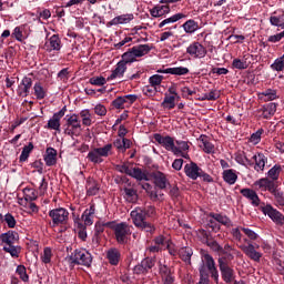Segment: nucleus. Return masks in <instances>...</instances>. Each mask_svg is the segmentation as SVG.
<instances>
[{
    "instance_id": "10",
    "label": "nucleus",
    "mask_w": 284,
    "mask_h": 284,
    "mask_svg": "<svg viewBox=\"0 0 284 284\" xmlns=\"http://www.w3.org/2000/svg\"><path fill=\"white\" fill-rule=\"evenodd\" d=\"M133 224L135 227H139L140 230H144V232H149L150 234H154L156 229L152 223L143 220V215H135V217H132Z\"/></svg>"
},
{
    "instance_id": "35",
    "label": "nucleus",
    "mask_w": 284,
    "mask_h": 284,
    "mask_svg": "<svg viewBox=\"0 0 284 284\" xmlns=\"http://www.w3.org/2000/svg\"><path fill=\"white\" fill-rule=\"evenodd\" d=\"M200 141L203 145V151L206 153V154H212L214 153V144H212V142H209L207 140V135H201L200 136Z\"/></svg>"
},
{
    "instance_id": "48",
    "label": "nucleus",
    "mask_w": 284,
    "mask_h": 284,
    "mask_svg": "<svg viewBox=\"0 0 284 284\" xmlns=\"http://www.w3.org/2000/svg\"><path fill=\"white\" fill-rule=\"evenodd\" d=\"M272 194H273L277 205H281V207H284V193H283V191H281L277 186Z\"/></svg>"
},
{
    "instance_id": "25",
    "label": "nucleus",
    "mask_w": 284,
    "mask_h": 284,
    "mask_svg": "<svg viewBox=\"0 0 284 284\" xmlns=\"http://www.w3.org/2000/svg\"><path fill=\"white\" fill-rule=\"evenodd\" d=\"M126 70H128V64H125V62L119 61L116 64V68L112 71L111 75L108 78V81H112L113 79H116V77H123Z\"/></svg>"
},
{
    "instance_id": "22",
    "label": "nucleus",
    "mask_w": 284,
    "mask_h": 284,
    "mask_svg": "<svg viewBox=\"0 0 284 284\" xmlns=\"http://www.w3.org/2000/svg\"><path fill=\"white\" fill-rule=\"evenodd\" d=\"M253 160L255 161L254 170L256 172H263L265 170V164L267 163V156L263 153H257L253 156Z\"/></svg>"
},
{
    "instance_id": "13",
    "label": "nucleus",
    "mask_w": 284,
    "mask_h": 284,
    "mask_svg": "<svg viewBox=\"0 0 284 284\" xmlns=\"http://www.w3.org/2000/svg\"><path fill=\"white\" fill-rule=\"evenodd\" d=\"M154 141L159 143V145H162V148H165V150L170 151L172 148H174V138L166 135L163 136L161 133H155L153 135Z\"/></svg>"
},
{
    "instance_id": "50",
    "label": "nucleus",
    "mask_w": 284,
    "mask_h": 284,
    "mask_svg": "<svg viewBox=\"0 0 284 284\" xmlns=\"http://www.w3.org/2000/svg\"><path fill=\"white\" fill-rule=\"evenodd\" d=\"M33 90L37 99H45V90L41 87L40 82L34 84Z\"/></svg>"
},
{
    "instance_id": "49",
    "label": "nucleus",
    "mask_w": 284,
    "mask_h": 284,
    "mask_svg": "<svg viewBox=\"0 0 284 284\" xmlns=\"http://www.w3.org/2000/svg\"><path fill=\"white\" fill-rule=\"evenodd\" d=\"M268 179H272V181H278V175L281 174V165H274L268 171Z\"/></svg>"
},
{
    "instance_id": "5",
    "label": "nucleus",
    "mask_w": 284,
    "mask_h": 284,
    "mask_svg": "<svg viewBox=\"0 0 284 284\" xmlns=\"http://www.w3.org/2000/svg\"><path fill=\"white\" fill-rule=\"evenodd\" d=\"M263 214L268 216L273 223L276 225H284V215L278 210L274 209L272 204H266L265 206L261 207Z\"/></svg>"
},
{
    "instance_id": "6",
    "label": "nucleus",
    "mask_w": 284,
    "mask_h": 284,
    "mask_svg": "<svg viewBox=\"0 0 284 284\" xmlns=\"http://www.w3.org/2000/svg\"><path fill=\"white\" fill-rule=\"evenodd\" d=\"M258 245L254 246V244L248 243L247 245H241L240 250L250 258L251 261H254L255 263H261V258H263V253L256 251L258 250Z\"/></svg>"
},
{
    "instance_id": "18",
    "label": "nucleus",
    "mask_w": 284,
    "mask_h": 284,
    "mask_svg": "<svg viewBox=\"0 0 284 284\" xmlns=\"http://www.w3.org/2000/svg\"><path fill=\"white\" fill-rule=\"evenodd\" d=\"M151 176L152 179H154L156 187H159L160 190H165L168 187V178H165V174L163 172H153Z\"/></svg>"
},
{
    "instance_id": "37",
    "label": "nucleus",
    "mask_w": 284,
    "mask_h": 284,
    "mask_svg": "<svg viewBox=\"0 0 284 284\" xmlns=\"http://www.w3.org/2000/svg\"><path fill=\"white\" fill-rule=\"evenodd\" d=\"M129 176L136 179V181H148V174H145L140 168L131 170V174H129Z\"/></svg>"
},
{
    "instance_id": "30",
    "label": "nucleus",
    "mask_w": 284,
    "mask_h": 284,
    "mask_svg": "<svg viewBox=\"0 0 284 284\" xmlns=\"http://www.w3.org/2000/svg\"><path fill=\"white\" fill-rule=\"evenodd\" d=\"M175 101H176V97L165 94L164 100L161 103V106L166 110H174V108H176Z\"/></svg>"
},
{
    "instance_id": "3",
    "label": "nucleus",
    "mask_w": 284,
    "mask_h": 284,
    "mask_svg": "<svg viewBox=\"0 0 284 284\" xmlns=\"http://www.w3.org/2000/svg\"><path fill=\"white\" fill-rule=\"evenodd\" d=\"M50 219H52V227H57L59 225H65L68 223V219L70 216V212L63 207L53 209L49 212Z\"/></svg>"
},
{
    "instance_id": "26",
    "label": "nucleus",
    "mask_w": 284,
    "mask_h": 284,
    "mask_svg": "<svg viewBox=\"0 0 284 284\" xmlns=\"http://www.w3.org/2000/svg\"><path fill=\"white\" fill-rule=\"evenodd\" d=\"M106 258L110 265H119V261H121V253L116 248H110L106 252Z\"/></svg>"
},
{
    "instance_id": "9",
    "label": "nucleus",
    "mask_w": 284,
    "mask_h": 284,
    "mask_svg": "<svg viewBox=\"0 0 284 284\" xmlns=\"http://www.w3.org/2000/svg\"><path fill=\"white\" fill-rule=\"evenodd\" d=\"M65 112H68V106H63L59 112L54 113L48 121L47 128L59 132V130H61V119L65 116Z\"/></svg>"
},
{
    "instance_id": "32",
    "label": "nucleus",
    "mask_w": 284,
    "mask_h": 284,
    "mask_svg": "<svg viewBox=\"0 0 284 284\" xmlns=\"http://www.w3.org/2000/svg\"><path fill=\"white\" fill-rule=\"evenodd\" d=\"M165 72L169 74H175L176 77H184L185 74H190V69L185 67L169 68L165 69Z\"/></svg>"
},
{
    "instance_id": "16",
    "label": "nucleus",
    "mask_w": 284,
    "mask_h": 284,
    "mask_svg": "<svg viewBox=\"0 0 284 284\" xmlns=\"http://www.w3.org/2000/svg\"><path fill=\"white\" fill-rule=\"evenodd\" d=\"M85 190H87V196H97V194H99V190H101V185L93 178H88Z\"/></svg>"
},
{
    "instance_id": "60",
    "label": "nucleus",
    "mask_w": 284,
    "mask_h": 284,
    "mask_svg": "<svg viewBox=\"0 0 284 284\" xmlns=\"http://www.w3.org/2000/svg\"><path fill=\"white\" fill-rule=\"evenodd\" d=\"M232 65L236 70H247V63L241 61V59H234Z\"/></svg>"
},
{
    "instance_id": "27",
    "label": "nucleus",
    "mask_w": 284,
    "mask_h": 284,
    "mask_svg": "<svg viewBox=\"0 0 284 284\" xmlns=\"http://www.w3.org/2000/svg\"><path fill=\"white\" fill-rule=\"evenodd\" d=\"M134 19V14H122L113 18L108 26H119L121 23H130Z\"/></svg>"
},
{
    "instance_id": "62",
    "label": "nucleus",
    "mask_w": 284,
    "mask_h": 284,
    "mask_svg": "<svg viewBox=\"0 0 284 284\" xmlns=\"http://www.w3.org/2000/svg\"><path fill=\"white\" fill-rule=\"evenodd\" d=\"M4 221L8 225V227H16V225H17V220H14V216L10 213H7L4 215Z\"/></svg>"
},
{
    "instance_id": "53",
    "label": "nucleus",
    "mask_w": 284,
    "mask_h": 284,
    "mask_svg": "<svg viewBox=\"0 0 284 284\" xmlns=\"http://www.w3.org/2000/svg\"><path fill=\"white\" fill-rule=\"evenodd\" d=\"M270 23L272 26H275L276 28H281L282 30H284V20L280 17L271 16Z\"/></svg>"
},
{
    "instance_id": "55",
    "label": "nucleus",
    "mask_w": 284,
    "mask_h": 284,
    "mask_svg": "<svg viewBox=\"0 0 284 284\" xmlns=\"http://www.w3.org/2000/svg\"><path fill=\"white\" fill-rule=\"evenodd\" d=\"M150 14L151 17H154V19H159V17H164L165 13L163 12L161 6L158 4L150 10Z\"/></svg>"
},
{
    "instance_id": "56",
    "label": "nucleus",
    "mask_w": 284,
    "mask_h": 284,
    "mask_svg": "<svg viewBox=\"0 0 284 284\" xmlns=\"http://www.w3.org/2000/svg\"><path fill=\"white\" fill-rule=\"evenodd\" d=\"M41 258H42V263H45V264L50 263V261H52V248L44 247Z\"/></svg>"
},
{
    "instance_id": "19",
    "label": "nucleus",
    "mask_w": 284,
    "mask_h": 284,
    "mask_svg": "<svg viewBox=\"0 0 284 284\" xmlns=\"http://www.w3.org/2000/svg\"><path fill=\"white\" fill-rule=\"evenodd\" d=\"M44 163L48 168L57 165V150L54 148H47L44 155Z\"/></svg>"
},
{
    "instance_id": "12",
    "label": "nucleus",
    "mask_w": 284,
    "mask_h": 284,
    "mask_svg": "<svg viewBox=\"0 0 284 284\" xmlns=\"http://www.w3.org/2000/svg\"><path fill=\"white\" fill-rule=\"evenodd\" d=\"M156 214V209L154 206H146L144 209L136 207L131 212V219H136L138 215H142V220L150 219Z\"/></svg>"
},
{
    "instance_id": "20",
    "label": "nucleus",
    "mask_w": 284,
    "mask_h": 284,
    "mask_svg": "<svg viewBox=\"0 0 284 284\" xmlns=\"http://www.w3.org/2000/svg\"><path fill=\"white\" fill-rule=\"evenodd\" d=\"M135 59H139L141 57H145V54H150L152 47L150 44H139L133 48H131Z\"/></svg>"
},
{
    "instance_id": "57",
    "label": "nucleus",
    "mask_w": 284,
    "mask_h": 284,
    "mask_svg": "<svg viewBox=\"0 0 284 284\" xmlns=\"http://www.w3.org/2000/svg\"><path fill=\"white\" fill-rule=\"evenodd\" d=\"M89 83H91V85H105V83H108V80H105L104 77H93L90 78Z\"/></svg>"
},
{
    "instance_id": "21",
    "label": "nucleus",
    "mask_w": 284,
    "mask_h": 284,
    "mask_svg": "<svg viewBox=\"0 0 284 284\" xmlns=\"http://www.w3.org/2000/svg\"><path fill=\"white\" fill-rule=\"evenodd\" d=\"M2 243H6V245H14V243H19V233L17 231L2 233Z\"/></svg>"
},
{
    "instance_id": "23",
    "label": "nucleus",
    "mask_w": 284,
    "mask_h": 284,
    "mask_svg": "<svg viewBox=\"0 0 284 284\" xmlns=\"http://www.w3.org/2000/svg\"><path fill=\"white\" fill-rule=\"evenodd\" d=\"M65 120H67V123H65L67 128H71L72 130H75V132L81 133V121H79L78 114L73 113L69 118H65Z\"/></svg>"
},
{
    "instance_id": "42",
    "label": "nucleus",
    "mask_w": 284,
    "mask_h": 284,
    "mask_svg": "<svg viewBox=\"0 0 284 284\" xmlns=\"http://www.w3.org/2000/svg\"><path fill=\"white\" fill-rule=\"evenodd\" d=\"M120 61L123 62L125 65H128V63H134V61H136V58L132 49H129V51L124 52L122 54V60Z\"/></svg>"
},
{
    "instance_id": "2",
    "label": "nucleus",
    "mask_w": 284,
    "mask_h": 284,
    "mask_svg": "<svg viewBox=\"0 0 284 284\" xmlns=\"http://www.w3.org/2000/svg\"><path fill=\"white\" fill-rule=\"evenodd\" d=\"M69 261L72 265L90 267L92 265V254L83 248H75L69 256Z\"/></svg>"
},
{
    "instance_id": "59",
    "label": "nucleus",
    "mask_w": 284,
    "mask_h": 284,
    "mask_svg": "<svg viewBox=\"0 0 284 284\" xmlns=\"http://www.w3.org/2000/svg\"><path fill=\"white\" fill-rule=\"evenodd\" d=\"M181 19H185V14L183 13H175L170 18L164 19L166 26L168 23H176V21H181Z\"/></svg>"
},
{
    "instance_id": "15",
    "label": "nucleus",
    "mask_w": 284,
    "mask_h": 284,
    "mask_svg": "<svg viewBox=\"0 0 284 284\" xmlns=\"http://www.w3.org/2000/svg\"><path fill=\"white\" fill-rule=\"evenodd\" d=\"M221 276L224 283H233L234 276V268L230 267V264H219Z\"/></svg>"
},
{
    "instance_id": "58",
    "label": "nucleus",
    "mask_w": 284,
    "mask_h": 284,
    "mask_svg": "<svg viewBox=\"0 0 284 284\" xmlns=\"http://www.w3.org/2000/svg\"><path fill=\"white\" fill-rule=\"evenodd\" d=\"M112 105L116 110H123V108H125V99L123 97H118L115 100L112 101Z\"/></svg>"
},
{
    "instance_id": "52",
    "label": "nucleus",
    "mask_w": 284,
    "mask_h": 284,
    "mask_svg": "<svg viewBox=\"0 0 284 284\" xmlns=\"http://www.w3.org/2000/svg\"><path fill=\"white\" fill-rule=\"evenodd\" d=\"M80 116L82 119L83 125L90 126L92 125V119L90 118V111L89 110H83L80 112Z\"/></svg>"
},
{
    "instance_id": "46",
    "label": "nucleus",
    "mask_w": 284,
    "mask_h": 284,
    "mask_svg": "<svg viewBox=\"0 0 284 284\" xmlns=\"http://www.w3.org/2000/svg\"><path fill=\"white\" fill-rule=\"evenodd\" d=\"M221 98V93L216 90H212L209 93H205L201 101H216L217 99Z\"/></svg>"
},
{
    "instance_id": "63",
    "label": "nucleus",
    "mask_w": 284,
    "mask_h": 284,
    "mask_svg": "<svg viewBox=\"0 0 284 284\" xmlns=\"http://www.w3.org/2000/svg\"><path fill=\"white\" fill-rule=\"evenodd\" d=\"M282 39H284V30L280 33L268 37L267 41L268 43H278V41Z\"/></svg>"
},
{
    "instance_id": "33",
    "label": "nucleus",
    "mask_w": 284,
    "mask_h": 284,
    "mask_svg": "<svg viewBox=\"0 0 284 284\" xmlns=\"http://www.w3.org/2000/svg\"><path fill=\"white\" fill-rule=\"evenodd\" d=\"M276 103L271 102L263 106L264 119H270V116H274V114H276Z\"/></svg>"
},
{
    "instance_id": "38",
    "label": "nucleus",
    "mask_w": 284,
    "mask_h": 284,
    "mask_svg": "<svg viewBox=\"0 0 284 284\" xmlns=\"http://www.w3.org/2000/svg\"><path fill=\"white\" fill-rule=\"evenodd\" d=\"M32 150H34V144L29 142V144L22 149L21 155L19 158L20 163H24V161L30 158V152H32Z\"/></svg>"
},
{
    "instance_id": "61",
    "label": "nucleus",
    "mask_w": 284,
    "mask_h": 284,
    "mask_svg": "<svg viewBox=\"0 0 284 284\" xmlns=\"http://www.w3.org/2000/svg\"><path fill=\"white\" fill-rule=\"evenodd\" d=\"M261 134H263V129H258L255 133H253L250 139L251 143H255V145L261 143Z\"/></svg>"
},
{
    "instance_id": "31",
    "label": "nucleus",
    "mask_w": 284,
    "mask_h": 284,
    "mask_svg": "<svg viewBox=\"0 0 284 284\" xmlns=\"http://www.w3.org/2000/svg\"><path fill=\"white\" fill-rule=\"evenodd\" d=\"M182 28L186 32V34H194L196 30H199V22L194 20H187L186 22L183 23Z\"/></svg>"
},
{
    "instance_id": "8",
    "label": "nucleus",
    "mask_w": 284,
    "mask_h": 284,
    "mask_svg": "<svg viewBox=\"0 0 284 284\" xmlns=\"http://www.w3.org/2000/svg\"><path fill=\"white\" fill-rule=\"evenodd\" d=\"M186 54L194 59H203L207 54V49L200 42H193L186 48Z\"/></svg>"
},
{
    "instance_id": "36",
    "label": "nucleus",
    "mask_w": 284,
    "mask_h": 284,
    "mask_svg": "<svg viewBox=\"0 0 284 284\" xmlns=\"http://www.w3.org/2000/svg\"><path fill=\"white\" fill-rule=\"evenodd\" d=\"M209 216L213 219L214 221H217V223H221L222 225H230L232 221L226 215H222L219 213H210Z\"/></svg>"
},
{
    "instance_id": "1",
    "label": "nucleus",
    "mask_w": 284,
    "mask_h": 284,
    "mask_svg": "<svg viewBox=\"0 0 284 284\" xmlns=\"http://www.w3.org/2000/svg\"><path fill=\"white\" fill-rule=\"evenodd\" d=\"M200 282L199 284H210V274L211 278L219 283V270L216 268V262L214 257L210 254H204V262L200 265Z\"/></svg>"
},
{
    "instance_id": "14",
    "label": "nucleus",
    "mask_w": 284,
    "mask_h": 284,
    "mask_svg": "<svg viewBox=\"0 0 284 284\" xmlns=\"http://www.w3.org/2000/svg\"><path fill=\"white\" fill-rule=\"evenodd\" d=\"M32 88V78L24 77L18 87V97H29Z\"/></svg>"
},
{
    "instance_id": "43",
    "label": "nucleus",
    "mask_w": 284,
    "mask_h": 284,
    "mask_svg": "<svg viewBox=\"0 0 284 284\" xmlns=\"http://www.w3.org/2000/svg\"><path fill=\"white\" fill-rule=\"evenodd\" d=\"M142 267H144L145 272H150L154 265H156V258L154 257H145L141 261Z\"/></svg>"
},
{
    "instance_id": "17",
    "label": "nucleus",
    "mask_w": 284,
    "mask_h": 284,
    "mask_svg": "<svg viewBox=\"0 0 284 284\" xmlns=\"http://www.w3.org/2000/svg\"><path fill=\"white\" fill-rule=\"evenodd\" d=\"M240 193L242 194V196H245V199H248V201H251L252 205H254L255 207H258V205H261V199L258 197V194H256V191L252 189H242Z\"/></svg>"
},
{
    "instance_id": "4",
    "label": "nucleus",
    "mask_w": 284,
    "mask_h": 284,
    "mask_svg": "<svg viewBox=\"0 0 284 284\" xmlns=\"http://www.w3.org/2000/svg\"><path fill=\"white\" fill-rule=\"evenodd\" d=\"M131 234L132 231H130V225H128V223L121 222L119 224H115L114 236L120 245H125V243H128V236H130Z\"/></svg>"
},
{
    "instance_id": "44",
    "label": "nucleus",
    "mask_w": 284,
    "mask_h": 284,
    "mask_svg": "<svg viewBox=\"0 0 284 284\" xmlns=\"http://www.w3.org/2000/svg\"><path fill=\"white\" fill-rule=\"evenodd\" d=\"M206 245L207 247H210V250H212V252H215L217 255L223 252V246H221V244H219V242H216L214 239L207 241Z\"/></svg>"
},
{
    "instance_id": "29",
    "label": "nucleus",
    "mask_w": 284,
    "mask_h": 284,
    "mask_svg": "<svg viewBox=\"0 0 284 284\" xmlns=\"http://www.w3.org/2000/svg\"><path fill=\"white\" fill-rule=\"evenodd\" d=\"M237 179H239V175H236L234 170L229 169L223 171V180L225 181V183H229V185H234Z\"/></svg>"
},
{
    "instance_id": "7",
    "label": "nucleus",
    "mask_w": 284,
    "mask_h": 284,
    "mask_svg": "<svg viewBox=\"0 0 284 284\" xmlns=\"http://www.w3.org/2000/svg\"><path fill=\"white\" fill-rule=\"evenodd\" d=\"M254 185L262 190V192H270L272 194L278 187V182L268 178H262L255 181Z\"/></svg>"
},
{
    "instance_id": "39",
    "label": "nucleus",
    "mask_w": 284,
    "mask_h": 284,
    "mask_svg": "<svg viewBox=\"0 0 284 284\" xmlns=\"http://www.w3.org/2000/svg\"><path fill=\"white\" fill-rule=\"evenodd\" d=\"M49 52H52V50H61V39L59 38V36L53 34L50 39H49Z\"/></svg>"
},
{
    "instance_id": "41",
    "label": "nucleus",
    "mask_w": 284,
    "mask_h": 284,
    "mask_svg": "<svg viewBox=\"0 0 284 284\" xmlns=\"http://www.w3.org/2000/svg\"><path fill=\"white\" fill-rule=\"evenodd\" d=\"M235 161L240 164V165H245L247 168V165L250 168H252V165H254V162H252V160L247 159V155H245V153H240L236 155Z\"/></svg>"
},
{
    "instance_id": "51",
    "label": "nucleus",
    "mask_w": 284,
    "mask_h": 284,
    "mask_svg": "<svg viewBox=\"0 0 284 284\" xmlns=\"http://www.w3.org/2000/svg\"><path fill=\"white\" fill-rule=\"evenodd\" d=\"M87 159H89L91 163H103V159L99 156L94 149L88 153Z\"/></svg>"
},
{
    "instance_id": "64",
    "label": "nucleus",
    "mask_w": 284,
    "mask_h": 284,
    "mask_svg": "<svg viewBox=\"0 0 284 284\" xmlns=\"http://www.w3.org/2000/svg\"><path fill=\"white\" fill-rule=\"evenodd\" d=\"M163 82V75L154 74L149 79V83L151 85H159L160 83Z\"/></svg>"
},
{
    "instance_id": "45",
    "label": "nucleus",
    "mask_w": 284,
    "mask_h": 284,
    "mask_svg": "<svg viewBox=\"0 0 284 284\" xmlns=\"http://www.w3.org/2000/svg\"><path fill=\"white\" fill-rule=\"evenodd\" d=\"M16 272L20 276L21 281H23V283H28V281H30L28 271L23 265H18Z\"/></svg>"
},
{
    "instance_id": "24",
    "label": "nucleus",
    "mask_w": 284,
    "mask_h": 284,
    "mask_svg": "<svg viewBox=\"0 0 284 284\" xmlns=\"http://www.w3.org/2000/svg\"><path fill=\"white\" fill-rule=\"evenodd\" d=\"M219 258H217V263L219 265H230V263H232V261H234V254H232V252L229 251H222L220 252V254H217Z\"/></svg>"
},
{
    "instance_id": "47",
    "label": "nucleus",
    "mask_w": 284,
    "mask_h": 284,
    "mask_svg": "<svg viewBox=\"0 0 284 284\" xmlns=\"http://www.w3.org/2000/svg\"><path fill=\"white\" fill-rule=\"evenodd\" d=\"M261 97H265L264 101H274L277 99L276 90L266 89L264 92L260 93Z\"/></svg>"
},
{
    "instance_id": "40",
    "label": "nucleus",
    "mask_w": 284,
    "mask_h": 284,
    "mask_svg": "<svg viewBox=\"0 0 284 284\" xmlns=\"http://www.w3.org/2000/svg\"><path fill=\"white\" fill-rule=\"evenodd\" d=\"M93 150L95 151V154H98L100 159L102 156H110V152L112 150V144H105L102 148H94Z\"/></svg>"
},
{
    "instance_id": "54",
    "label": "nucleus",
    "mask_w": 284,
    "mask_h": 284,
    "mask_svg": "<svg viewBox=\"0 0 284 284\" xmlns=\"http://www.w3.org/2000/svg\"><path fill=\"white\" fill-rule=\"evenodd\" d=\"M87 226L83 223H78V236L81 241H85L88 239V232L85 231Z\"/></svg>"
},
{
    "instance_id": "11",
    "label": "nucleus",
    "mask_w": 284,
    "mask_h": 284,
    "mask_svg": "<svg viewBox=\"0 0 284 284\" xmlns=\"http://www.w3.org/2000/svg\"><path fill=\"white\" fill-rule=\"evenodd\" d=\"M202 170L203 169H201L196 162H191L184 166V173L189 179H192V181H196V179L201 176Z\"/></svg>"
},
{
    "instance_id": "28",
    "label": "nucleus",
    "mask_w": 284,
    "mask_h": 284,
    "mask_svg": "<svg viewBox=\"0 0 284 284\" xmlns=\"http://www.w3.org/2000/svg\"><path fill=\"white\" fill-rule=\"evenodd\" d=\"M192 254H194V252L190 246H184L179 251L180 258L184 261V263H189V265L192 263Z\"/></svg>"
},
{
    "instance_id": "34",
    "label": "nucleus",
    "mask_w": 284,
    "mask_h": 284,
    "mask_svg": "<svg viewBox=\"0 0 284 284\" xmlns=\"http://www.w3.org/2000/svg\"><path fill=\"white\" fill-rule=\"evenodd\" d=\"M3 251L10 254L13 258H19V254H21V246L19 245H6L3 246Z\"/></svg>"
}]
</instances>
